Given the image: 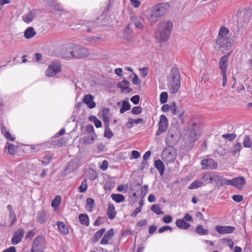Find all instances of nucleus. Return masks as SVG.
<instances>
[{"label":"nucleus","mask_w":252,"mask_h":252,"mask_svg":"<svg viewBox=\"0 0 252 252\" xmlns=\"http://www.w3.org/2000/svg\"><path fill=\"white\" fill-rule=\"evenodd\" d=\"M232 180H227L225 178H222L220 180V185L231 186Z\"/></svg>","instance_id":"53"},{"label":"nucleus","mask_w":252,"mask_h":252,"mask_svg":"<svg viewBox=\"0 0 252 252\" xmlns=\"http://www.w3.org/2000/svg\"><path fill=\"white\" fill-rule=\"evenodd\" d=\"M2 252H16V248L13 246H11L9 248L5 249Z\"/></svg>","instance_id":"64"},{"label":"nucleus","mask_w":252,"mask_h":252,"mask_svg":"<svg viewBox=\"0 0 252 252\" xmlns=\"http://www.w3.org/2000/svg\"><path fill=\"white\" fill-rule=\"evenodd\" d=\"M113 135V133L111 130V129L109 128V126L105 127V131L104 134V137L108 139H110L111 138H112Z\"/></svg>","instance_id":"46"},{"label":"nucleus","mask_w":252,"mask_h":252,"mask_svg":"<svg viewBox=\"0 0 252 252\" xmlns=\"http://www.w3.org/2000/svg\"><path fill=\"white\" fill-rule=\"evenodd\" d=\"M162 220L164 223H169L172 220V218L170 215H165L162 218Z\"/></svg>","instance_id":"56"},{"label":"nucleus","mask_w":252,"mask_h":252,"mask_svg":"<svg viewBox=\"0 0 252 252\" xmlns=\"http://www.w3.org/2000/svg\"><path fill=\"white\" fill-rule=\"evenodd\" d=\"M203 185V182L198 180H196L192 182L189 187V189H198Z\"/></svg>","instance_id":"35"},{"label":"nucleus","mask_w":252,"mask_h":252,"mask_svg":"<svg viewBox=\"0 0 252 252\" xmlns=\"http://www.w3.org/2000/svg\"><path fill=\"white\" fill-rule=\"evenodd\" d=\"M17 149V146L10 143H7L4 148V151L9 155L14 156L16 154Z\"/></svg>","instance_id":"19"},{"label":"nucleus","mask_w":252,"mask_h":252,"mask_svg":"<svg viewBox=\"0 0 252 252\" xmlns=\"http://www.w3.org/2000/svg\"><path fill=\"white\" fill-rule=\"evenodd\" d=\"M130 109V105L127 101L124 100L122 102V106L120 110V113L123 114L125 112L129 110Z\"/></svg>","instance_id":"37"},{"label":"nucleus","mask_w":252,"mask_h":252,"mask_svg":"<svg viewBox=\"0 0 252 252\" xmlns=\"http://www.w3.org/2000/svg\"><path fill=\"white\" fill-rule=\"evenodd\" d=\"M176 226L182 229H188L190 227V224L185 221L182 219H177L176 221Z\"/></svg>","instance_id":"20"},{"label":"nucleus","mask_w":252,"mask_h":252,"mask_svg":"<svg viewBox=\"0 0 252 252\" xmlns=\"http://www.w3.org/2000/svg\"><path fill=\"white\" fill-rule=\"evenodd\" d=\"M87 182L85 179L81 182V185L79 187V191L80 192H85L87 190Z\"/></svg>","instance_id":"43"},{"label":"nucleus","mask_w":252,"mask_h":252,"mask_svg":"<svg viewBox=\"0 0 252 252\" xmlns=\"http://www.w3.org/2000/svg\"><path fill=\"white\" fill-rule=\"evenodd\" d=\"M90 178L92 180H94L97 177V173L94 169L89 171Z\"/></svg>","instance_id":"51"},{"label":"nucleus","mask_w":252,"mask_h":252,"mask_svg":"<svg viewBox=\"0 0 252 252\" xmlns=\"http://www.w3.org/2000/svg\"><path fill=\"white\" fill-rule=\"evenodd\" d=\"M148 186L145 185L142 188L141 194L144 197L148 192Z\"/></svg>","instance_id":"61"},{"label":"nucleus","mask_w":252,"mask_h":252,"mask_svg":"<svg viewBox=\"0 0 252 252\" xmlns=\"http://www.w3.org/2000/svg\"><path fill=\"white\" fill-rule=\"evenodd\" d=\"M195 232L199 235H206L209 233V231L204 228L203 226L201 224L198 225L195 229Z\"/></svg>","instance_id":"30"},{"label":"nucleus","mask_w":252,"mask_h":252,"mask_svg":"<svg viewBox=\"0 0 252 252\" xmlns=\"http://www.w3.org/2000/svg\"><path fill=\"white\" fill-rule=\"evenodd\" d=\"M142 112V108L140 106H135L132 108L131 113L134 115H138Z\"/></svg>","instance_id":"48"},{"label":"nucleus","mask_w":252,"mask_h":252,"mask_svg":"<svg viewBox=\"0 0 252 252\" xmlns=\"http://www.w3.org/2000/svg\"><path fill=\"white\" fill-rule=\"evenodd\" d=\"M228 66V60L226 59L225 57H221L220 59L219 62V68L220 70L222 75V85L224 87L226 85L227 78V69Z\"/></svg>","instance_id":"8"},{"label":"nucleus","mask_w":252,"mask_h":252,"mask_svg":"<svg viewBox=\"0 0 252 252\" xmlns=\"http://www.w3.org/2000/svg\"><path fill=\"white\" fill-rule=\"evenodd\" d=\"M171 105L170 106L168 104H164L162 105L161 109L163 112H167L171 110Z\"/></svg>","instance_id":"63"},{"label":"nucleus","mask_w":252,"mask_h":252,"mask_svg":"<svg viewBox=\"0 0 252 252\" xmlns=\"http://www.w3.org/2000/svg\"><path fill=\"white\" fill-rule=\"evenodd\" d=\"M94 96L90 94H86L83 99V102L86 104L90 109H93L95 107V103L93 101Z\"/></svg>","instance_id":"15"},{"label":"nucleus","mask_w":252,"mask_h":252,"mask_svg":"<svg viewBox=\"0 0 252 252\" xmlns=\"http://www.w3.org/2000/svg\"><path fill=\"white\" fill-rule=\"evenodd\" d=\"M180 87V75L178 71L171 74V80L168 84V87L171 93H177Z\"/></svg>","instance_id":"5"},{"label":"nucleus","mask_w":252,"mask_h":252,"mask_svg":"<svg viewBox=\"0 0 252 252\" xmlns=\"http://www.w3.org/2000/svg\"><path fill=\"white\" fill-rule=\"evenodd\" d=\"M139 100L140 97L138 95H134L130 98L131 101L135 105L138 104Z\"/></svg>","instance_id":"57"},{"label":"nucleus","mask_w":252,"mask_h":252,"mask_svg":"<svg viewBox=\"0 0 252 252\" xmlns=\"http://www.w3.org/2000/svg\"><path fill=\"white\" fill-rule=\"evenodd\" d=\"M94 206V200L91 198H88L86 199V203L85 205L86 209L89 212L93 211Z\"/></svg>","instance_id":"32"},{"label":"nucleus","mask_w":252,"mask_h":252,"mask_svg":"<svg viewBox=\"0 0 252 252\" xmlns=\"http://www.w3.org/2000/svg\"><path fill=\"white\" fill-rule=\"evenodd\" d=\"M246 183L245 179L243 177H238L232 179L231 186L239 189H241Z\"/></svg>","instance_id":"14"},{"label":"nucleus","mask_w":252,"mask_h":252,"mask_svg":"<svg viewBox=\"0 0 252 252\" xmlns=\"http://www.w3.org/2000/svg\"><path fill=\"white\" fill-rule=\"evenodd\" d=\"M168 99V94L166 92H163L160 94V102L161 103H165Z\"/></svg>","instance_id":"47"},{"label":"nucleus","mask_w":252,"mask_h":252,"mask_svg":"<svg viewBox=\"0 0 252 252\" xmlns=\"http://www.w3.org/2000/svg\"><path fill=\"white\" fill-rule=\"evenodd\" d=\"M171 110L174 115H177L179 112V108L175 102H173L171 104Z\"/></svg>","instance_id":"49"},{"label":"nucleus","mask_w":252,"mask_h":252,"mask_svg":"<svg viewBox=\"0 0 252 252\" xmlns=\"http://www.w3.org/2000/svg\"><path fill=\"white\" fill-rule=\"evenodd\" d=\"M112 199L116 203H121L125 200V196L121 194H112L111 195Z\"/></svg>","instance_id":"33"},{"label":"nucleus","mask_w":252,"mask_h":252,"mask_svg":"<svg viewBox=\"0 0 252 252\" xmlns=\"http://www.w3.org/2000/svg\"><path fill=\"white\" fill-rule=\"evenodd\" d=\"M62 198L60 195H57L55 196L54 199L51 203V206L54 209L58 208L61 203Z\"/></svg>","instance_id":"36"},{"label":"nucleus","mask_w":252,"mask_h":252,"mask_svg":"<svg viewBox=\"0 0 252 252\" xmlns=\"http://www.w3.org/2000/svg\"><path fill=\"white\" fill-rule=\"evenodd\" d=\"M189 135L190 136L189 139L190 141L192 142L196 140V133L195 132V129H192L191 130H190Z\"/></svg>","instance_id":"50"},{"label":"nucleus","mask_w":252,"mask_h":252,"mask_svg":"<svg viewBox=\"0 0 252 252\" xmlns=\"http://www.w3.org/2000/svg\"><path fill=\"white\" fill-rule=\"evenodd\" d=\"M129 83L128 81L124 80L119 82L117 85V87L122 90V93H130L132 89L129 88Z\"/></svg>","instance_id":"16"},{"label":"nucleus","mask_w":252,"mask_h":252,"mask_svg":"<svg viewBox=\"0 0 252 252\" xmlns=\"http://www.w3.org/2000/svg\"><path fill=\"white\" fill-rule=\"evenodd\" d=\"M131 5L135 8H138L141 5V2L139 0H129Z\"/></svg>","instance_id":"55"},{"label":"nucleus","mask_w":252,"mask_h":252,"mask_svg":"<svg viewBox=\"0 0 252 252\" xmlns=\"http://www.w3.org/2000/svg\"><path fill=\"white\" fill-rule=\"evenodd\" d=\"M155 166L158 170L160 175H162L164 171V165L163 162L158 159L155 161Z\"/></svg>","instance_id":"28"},{"label":"nucleus","mask_w":252,"mask_h":252,"mask_svg":"<svg viewBox=\"0 0 252 252\" xmlns=\"http://www.w3.org/2000/svg\"><path fill=\"white\" fill-rule=\"evenodd\" d=\"M242 146L240 143H237L232 148L231 153L233 155H235L237 153H239L241 150Z\"/></svg>","instance_id":"38"},{"label":"nucleus","mask_w":252,"mask_h":252,"mask_svg":"<svg viewBox=\"0 0 252 252\" xmlns=\"http://www.w3.org/2000/svg\"><path fill=\"white\" fill-rule=\"evenodd\" d=\"M89 120L94 123V126L96 128H99L101 126L102 124L100 120H99L95 116H91L89 117Z\"/></svg>","instance_id":"40"},{"label":"nucleus","mask_w":252,"mask_h":252,"mask_svg":"<svg viewBox=\"0 0 252 252\" xmlns=\"http://www.w3.org/2000/svg\"><path fill=\"white\" fill-rule=\"evenodd\" d=\"M229 32V31L227 28L224 26H221L219 30L218 37L228 38V34Z\"/></svg>","instance_id":"24"},{"label":"nucleus","mask_w":252,"mask_h":252,"mask_svg":"<svg viewBox=\"0 0 252 252\" xmlns=\"http://www.w3.org/2000/svg\"><path fill=\"white\" fill-rule=\"evenodd\" d=\"M89 54L87 48L73 44H70L63 51V56L65 58H82L88 57Z\"/></svg>","instance_id":"1"},{"label":"nucleus","mask_w":252,"mask_h":252,"mask_svg":"<svg viewBox=\"0 0 252 252\" xmlns=\"http://www.w3.org/2000/svg\"><path fill=\"white\" fill-rule=\"evenodd\" d=\"M9 220L10 221L9 226H11L16 221L17 219H16V215L15 214H14L9 215Z\"/></svg>","instance_id":"52"},{"label":"nucleus","mask_w":252,"mask_h":252,"mask_svg":"<svg viewBox=\"0 0 252 252\" xmlns=\"http://www.w3.org/2000/svg\"><path fill=\"white\" fill-rule=\"evenodd\" d=\"M176 157V150L173 147H168L165 148L161 154V158L166 164L173 162Z\"/></svg>","instance_id":"4"},{"label":"nucleus","mask_w":252,"mask_h":252,"mask_svg":"<svg viewBox=\"0 0 252 252\" xmlns=\"http://www.w3.org/2000/svg\"><path fill=\"white\" fill-rule=\"evenodd\" d=\"M233 200L237 202H240L243 201L244 198L242 195H234L232 196Z\"/></svg>","instance_id":"54"},{"label":"nucleus","mask_w":252,"mask_h":252,"mask_svg":"<svg viewBox=\"0 0 252 252\" xmlns=\"http://www.w3.org/2000/svg\"><path fill=\"white\" fill-rule=\"evenodd\" d=\"M52 156L50 154H46V155L43 158L42 163L44 165H47L49 164L52 159Z\"/></svg>","instance_id":"42"},{"label":"nucleus","mask_w":252,"mask_h":252,"mask_svg":"<svg viewBox=\"0 0 252 252\" xmlns=\"http://www.w3.org/2000/svg\"><path fill=\"white\" fill-rule=\"evenodd\" d=\"M97 137L95 133L84 136L82 139V143L84 145H90L94 143V139Z\"/></svg>","instance_id":"18"},{"label":"nucleus","mask_w":252,"mask_h":252,"mask_svg":"<svg viewBox=\"0 0 252 252\" xmlns=\"http://www.w3.org/2000/svg\"><path fill=\"white\" fill-rule=\"evenodd\" d=\"M216 230L220 234L232 233L235 230V227L231 226L217 225Z\"/></svg>","instance_id":"13"},{"label":"nucleus","mask_w":252,"mask_h":252,"mask_svg":"<svg viewBox=\"0 0 252 252\" xmlns=\"http://www.w3.org/2000/svg\"><path fill=\"white\" fill-rule=\"evenodd\" d=\"M36 34V32L32 27H28L24 32V36L26 39L32 38Z\"/></svg>","instance_id":"25"},{"label":"nucleus","mask_w":252,"mask_h":252,"mask_svg":"<svg viewBox=\"0 0 252 252\" xmlns=\"http://www.w3.org/2000/svg\"><path fill=\"white\" fill-rule=\"evenodd\" d=\"M114 233L113 229H110L104 234L102 238L100 244L101 245H105L108 244V241L110 240L114 236Z\"/></svg>","instance_id":"17"},{"label":"nucleus","mask_w":252,"mask_h":252,"mask_svg":"<svg viewBox=\"0 0 252 252\" xmlns=\"http://www.w3.org/2000/svg\"><path fill=\"white\" fill-rule=\"evenodd\" d=\"M109 109H103L102 111V116L104 124L105 127H108L109 124V118L107 115Z\"/></svg>","instance_id":"34"},{"label":"nucleus","mask_w":252,"mask_h":252,"mask_svg":"<svg viewBox=\"0 0 252 252\" xmlns=\"http://www.w3.org/2000/svg\"><path fill=\"white\" fill-rule=\"evenodd\" d=\"M182 219L184 220L185 221H187L190 222L193 220L192 216L188 213L186 214Z\"/></svg>","instance_id":"62"},{"label":"nucleus","mask_w":252,"mask_h":252,"mask_svg":"<svg viewBox=\"0 0 252 252\" xmlns=\"http://www.w3.org/2000/svg\"><path fill=\"white\" fill-rule=\"evenodd\" d=\"M151 210L157 215H163L164 214V212L161 210L160 207L158 204H153L151 208Z\"/></svg>","instance_id":"39"},{"label":"nucleus","mask_w":252,"mask_h":252,"mask_svg":"<svg viewBox=\"0 0 252 252\" xmlns=\"http://www.w3.org/2000/svg\"><path fill=\"white\" fill-rule=\"evenodd\" d=\"M116 214L117 212L115 211L114 205L112 204H109L107 211L108 218L110 220H113L116 217Z\"/></svg>","instance_id":"21"},{"label":"nucleus","mask_w":252,"mask_h":252,"mask_svg":"<svg viewBox=\"0 0 252 252\" xmlns=\"http://www.w3.org/2000/svg\"><path fill=\"white\" fill-rule=\"evenodd\" d=\"M45 247L44 238L42 236H38L33 242L30 252H43Z\"/></svg>","instance_id":"6"},{"label":"nucleus","mask_w":252,"mask_h":252,"mask_svg":"<svg viewBox=\"0 0 252 252\" xmlns=\"http://www.w3.org/2000/svg\"><path fill=\"white\" fill-rule=\"evenodd\" d=\"M173 24L171 22L167 21L161 23L155 33L156 39L160 42H165L168 40L172 29Z\"/></svg>","instance_id":"2"},{"label":"nucleus","mask_w":252,"mask_h":252,"mask_svg":"<svg viewBox=\"0 0 252 252\" xmlns=\"http://www.w3.org/2000/svg\"><path fill=\"white\" fill-rule=\"evenodd\" d=\"M222 137L226 139L229 141H232L236 137V134L234 133L224 134L222 135Z\"/></svg>","instance_id":"44"},{"label":"nucleus","mask_w":252,"mask_h":252,"mask_svg":"<svg viewBox=\"0 0 252 252\" xmlns=\"http://www.w3.org/2000/svg\"><path fill=\"white\" fill-rule=\"evenodd\" d=\"M243 146L245 148H251L252 145V141L249 136L245 135L244 137V141L243 142Z\"/></svg>","instance_id":"41"},{"label":"nucleus","mask_w":252,"mask_h":252,"mask_svg":"<svg viewBox=\"0 0 252 252\" xmlns=\"http://www.w3.org/2000/svg\"><path fill=\"white\" fill-rule=\"evenodd\" d=\"M105 232V228H101L100 230L96 231L94 235L92 241V242L95 243L98 242L99 240L102 237V235Z\"/></svg>","instance_id":"23"},{"label":"nucleus","mask_w":252,"mask_h":252,"mask_svg":"<svg viewBox=\"0 0 252 252\" xmlns=\"http://www.w3.org/2000/svg\"><path fill=\"white\" fill-rule=\"evenodd\" d=\"M46 216L47 214L45 211L42 210L39 212L36 217L37 221L40 223H43L46 220Z\"/></svg>","instance_id":"31"},{"label":"nucleus","mask_w":252,"mask_h":252,"mask_svg":"<svg viewBox=\"0 0 252 252\" xmlns=\"http://www.w3.org/2000/svg\"><path fill=\"white\" fill-rule=\"evenodd\" d=\"M133 23L136 28L142 30L143 29L144 26L141 20L137 18L133 20Z\"/></svg>","instance_id":"45"},{"label":"nucleus","mask_w":252,"mask_h":252,"mask_svg":"<svg viewBox=\"0 0 252 252\" xmlns=\"http://www.w3.org/2000/svg\"><path fill=\"white\" fill-rule=\"evenodd\" d=\"M25 234V230L23 228H19L14 232L11 239V244L13 245L19 244L22 240Z\"/></svg>","instance_id":"11"},{"label":"nucleus","mask_w":252,"mask_h":252,"mask_svg":"<svg viewBox=\"0 0 252 252\" xmlns=\"http://www.w3.org/2000/svg\"><path fill=\"white\" fill-rule=\"evenodd\" d=\"M140 157V153L138 151L133 150L131 152V158L137 159Z\"/></svg>","instance_id":"60"},{"label":"nucleus","mask_w":252,"mask_h":252,"mask_svg":"<svg viewBox=\"0 0 252 252\" xmlns=\"http://www.w3.org/2000/svg\"><path fill=\"white\" fill-rule=\"evenodd\" d=\"M231 46L229 38L218 37L216 40L215 47L217 48H223L227 49Z\"/></svg>","instance_id":"12"},{"label":"nucleus","mask_w":252,"mask_h":252,"mask_svg":"<svg viewBox=\"0 0 252 252\" xmlns=\"http://www.w3.org/2000/svg\"><path fill=\"white\" fill-rule=\"evenodd\" d=\"M168 126V120L167 117L164 115H160L158 123V130L156 131V135L158 136L165 132L167 130Z\"/></svg>","instance_id":"9"},{"label":"nucleus","mask_w":252,"mask_h":252,"mask_svg":"<svg viewBox=\"0 0 252 252\" xmlns=\"http://www.w3.org/2000/svg\"><path fill=\"white\" fill-rule=\"evenodd\" d=\"M35 17L33 12L30 11L22 17L23 20L26 23L29 24L32 22Z\"/></svg>","instance_id":"27"},{"label":"nucleus","mask_w":252,"mask_h":252,"mask_svg":"<svg viewBox=\"0 0 252 252\" xmlns=\"http://www.w3.org/2000/svg\"><path fill=\"white\" fill-rule=\"evenodd\" d=\"M108 161L106 160H104L102 164L100 165V168L103 171H105L108 168Z\"/></svg>","instance_id":"58"},{"label":"nucleus","mask_w":252,"mask_h":252,"mask_svg":"<svg viewBox=\"0 0 252 252\" xmlns=\"http://www.w3.org/2000/svg\"><path fill=\"white\" fill-rule=\"evenodd\" d=\"M170 4L168 2L159 3L154 5L151 9V19L156 21L165 14L169 10Z\"/></svg>","instance_id":"3"},{"label":"nucleus","mask_w":252,"mask_h":252,"mask_svg":"<svg viewBox=\"0 0 252 252\" xmlns=\"http://www.w3.org/2000/svg\"><path fill=\"white\" fill-rule=\"evenodd\" d=\"M170 230L171 231L172 230V228L169 226H164L161 227H160L158 229V232L159 233H161L165 231Z\"/></svg>","instance_id":"59"},{"label":"nucleus","mask_w":252,"mask_h":252,"mask_svg":"<svg viewBox=\"0 0 252 252\" xmlns=\"http://www.w3.org/2000/svg\"><path fill=\"white\" fill-rule=\"evenodd\" d=\"M62 69L61 63L58 61H53L48 66L45 71L47 76L52 77L59 73Z\"/></svg>","instance_id":"7"},{"label":"nucleus","mask_w":252,"mask_h":252,"mask_svg":"<svg viewBox=\"0 0 252 252\" xmlns=\"http://www.w3.org/2000/svg\"><path fill=\"white\" fill-rule=\"evenodd\" d=\"M80 223L86 226L89 225V218L88 216L86 214H81L78 217Z\"/></svg>","instance_id":"26"},{"label":"nucleus","mask_w":252,"mask_h":252,"mask_svg":"<svg viewBox=\"0 0 252 252\" xmlns=\"http://www.w3.org/2000/svg\"><path fill=\"white\" fill-rule=\"evenodd\" d=\"M1 133L7 140L12 142L15 141V138L12 136L5 126H3L1 127Z\"/></svg>","instance_id":"22"},{"label":"nucleus","mask_w":252,"mask_h":252,"mask_svg":"<svg viewBox=\"0 0 252 252\" xmlns=\"http://www.w3.org/2000/svg\"><path fill=\"white\" fill-rule=\"evenodd\" d=\"M201 164L203 169H216L218 167V163L212 158L202 159Z\"/></svg>","instance_id":"10"},{"label":"nucleus","mask_w":252,"mask_h":252,"mask_svg":"<svg viewBox=\"0 0 252 252\" xmlns=\"http://www.w3.org/2000/svg\"><path fill=\"white\" fill-rule=\"evenodd\" d=\"M59 231L63 235H66L68 234V229L65 224L63 222H57Z\"/></svg>","instance_id":"29"}]
</instances>
